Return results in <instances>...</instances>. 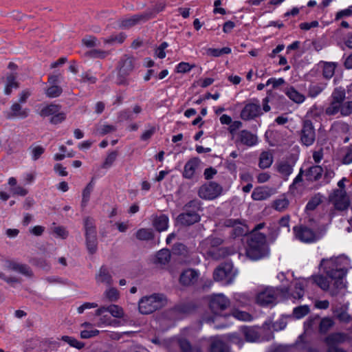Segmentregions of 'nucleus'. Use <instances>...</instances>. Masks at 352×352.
I'll return each instance as SVG.
<instances>
[{"label":"nucleus","mask_w":352,"mask_h":352,"mask_svg":"<svg viewBox=\"0 0 352 352\" xmlns=\"http://www.w3.org/2000/svg\"><path fill=\"white\" fill-rule=\"evenodd\" d=\"M320 267L331 281L322 275L312 276L310 279L322 289H329L332 296L336 295L345 287L343 278L351 268L350 260L344 256L322 259Z\"/></svg>","instance_id":"obj_1"},{"label":"nucleus","mask_w":352,"mask_h":352,"mask_svg":"<svg viewBox=\"0 0 352 352\" xmlns=\"http://www.w3.org/2000/svg\"><path fill=\"white\" fill-rule=\"evenodd\" d=\"M222 243L223 240L221 238L211 236L201 243L200 249L208 257L217 260L236 252V249L233 248L219 247Z\"/></svg>","instance_id":"obj_2"},{"label":"nucleus","mask_w":352,"mask_h":352,"mask_svg":"<svg viewBox=\"0 0 352 352\" xmlns=\"http://www.w3.org/2000/svg\"><path fill=\"white\" fill-rule=\"evenodd\" d=\"M268 252L265 236L254 230L248 242L247 256L252 260H257L267 255Z\"/></svg>","instance_id":"obj_3"},{"label":"nucleus","mask_w":352,"mask_h":352,"mask_svg":"<svg viewBox=\"0 0 352 352\" xmlns=\"http://www.w3.org/2000/svg\"><path fill=\"white\" fill-rule=\"evenodd\" d=\"M167 304L166 296L162 294H153L142 297L138 301V310L142 314H150Z\"/></svg>","instance_id":"obj_4"},{"label":"nucleus","mask_w":352,"mask_h":352,"mask_svg":"<svg viewBox=\"0 0 352 352\" xmlns=\"http://www.w3.org/2000/svg\"><path fill=\"white\" fill-rule=\"evenodd\" d=\"M236 270L232 264L225 263L217 267L213 273L214 280L221 282L223 285H230L233 283L236 276Z\"/></svg>","instance_id":"obj_5"},{"label":"nucleus","mask_w":352,"mask_h":352,"mask_svg":"<svg viewBox=\"0 0 352 352\" xmlns=\"http://www.w3.org/2000/svg\"><path fill=\"white\" fill-rule=\"evenodd\" d=\"M332 100L325 109L328 116H334L340 113V105L346 98V93L344 89L336 88L331 95Z\"/></svg>","instance_id":"obj_6"},{"label":"nucleus","mask_w":352,"mask_h":352,"mask_svg":"<svg viewBox=\"0 0 352 352\" xmlns=\"http://www.w3.org/2000/svg\"><path fill=\"white\" fill-rule=\"evenodd\" d=\"M329 201L338 210H345L350 205L349 198L343 189H338L333 191L329 195Z\"/></svg>","instance_id":"obj_7"},{"label":"nucleus","mask_w":352,"mask_h":352,"mask_svg":"<svg viewBox=\"0 0 352 352\" xmlns=\"http://www.w3.org/2000/svg\"><path fill=\"white\" fill-rule=\"evenodd\" d=\"M278 292L281 294L280 288L266 287L257 294L256 301L261 306L273 305L276 300Z\"/></svg>","instance_id":"obj_8"},{"label":"nucleus","mask_w":352,"mask_h":352,"mask_svg":"<svg viewBox=\"0 0 352 352\" xmlns=\"http://www.w3.org/2000/svg\"><path fill=\"white\" fill-rule=\"evenodd\" d=\"M85 229L87 248L90 254H94L97 250L98 241L96 229L91 220H85Z\"/></svg>","instance_id":"obj_9"},{"label":"nucleus","mask_w":352,"mask_h":352,"mask_svg":"<svg viewBox=\"0 0 352 352\" xmlns=\"http://www.w3.org/2000/svg\"><path fill=\"white\" fill-rule=\"evenodd\" d=\"M198 193L201 199L212 200L222 193V187L215 182H209L202 185L199 188Z\"/></svg>","instance_id":"obj_10"},{"label":"nucleus","mask_w":352,"mask_h":352,"mask_svg":"<svg viewBox=\"0 0 352 352\" xmlns=\"http://www.w3.org/2000/svg\"><path fill=\"white\" fill-rule=\"evenodd\" d=\"M134 63L131 58H126L120 64L116 83L118 85H126V77L133 70Z\"/></svg>","instance_id":"obj_11"},{"label":"nucleus","mask_w":352,"mask_h":352,"mask_svg":"<svg viewBox=\"0 0 352 352\" xmlns=\"http://www.w3.org/2000/svg\"><path fill=\"white\" fill-rule=\"evenodd\" d=\"M294 231L296 237L305 243H312L319 238L315 231L306 226L295 227Z\"/></svg>","instance_id":"obj_12"},{"label":"nucleus","mask_w":352,"mask_h":352,"mask_svg":"<svg viewBox=\"0 0 352 352\" xmlns=\"http://www.w3.org/2000/svg\"><path fill=\"white\" fill-rule=\"evenodd\" d=\"M209 305L211 310L218 314L229 307L230 300L222 294H214L210 297Z\"/></svg>","instance_id":"obj_13"},{"label":"nucleus","mask_w":352,"mask_h":352,"mask_svg":"<svg viewBox=\"0 0 352 352\" xmlns=\"http://www.w3.org/2000/svg\"><path fill=\"white\" fill-rule=\"evenodd\" d=\"M304 280L299 279L294 282V289L289 294V289L287 285H283L280 287V291L284 297L290 295L294 299H300L304 295Z\"/></svg>","instance_id":"obj_14"},{"label":"nucleus","mask_w":352,"mask_h":352,"mask_svg":"<svg viewBox=\"0 0 352 352\" xmlns=\"http://www.w3.org/2000/svg\"><path fill=\"white\" fill-rule=\"evenodd\" d=\"M301 141L303 144L310 146L313 144L315 141V131L314 126L309 120L304 122L303 126L301 131Z\"/></svg>","instance_id":"obj_15"},{"label":"nucleus","mask_w":352,"mask_h":352,"mask_svg":"<svg viewBox=\"0 0 352 352\" xmlns=\"http://www.w3.org/2000/svg\"><path fill=\"white\" fill-rule=\"evenodd\" d=\"M30 110L22 107L19 103H14L10 109L5 112L8 119H24L29 115Z\"/></svg>","instance_id":"obj_16"},{"label":"nucleus","mask_w":352,"mask_h":352,"mask_svg":"<svg viewBox=\"0 0 352 352\" xmlns=\"http://www.w3.org/2000/svg\"><path fill=\"white\" fill-rule=\"evenodd\" d=\"M262 113L259 104L248 103L241 112V118L244 120H253Z\"/></svg>","instance_id":"obj_17"},{"label":"nucleus","mask_w":352,"mask_h":352,"mask_svg":"<svg viewBox=\"0 0 352 352\" xmlns=\"http://www.w3.org/2000/svg\"><path fill=\"white\" fill-rule=\"evenodd\" d=\"M201 160L198 157H193L189 160L184 167L183 177L186 179H192L197 171L199 169Z\"/></svg>","instance_id":"obj_18"},{"label":"nucleus","mask_w":352,"mask_h":352,"mask_svg":"<svg viewBox=\"0 0 352 352\" xmlns=\"http://www.w3.org/2000/svg\"><path fill=\"white\" fill-rule=\"evenodd\" d=\"M199 276L198 271L194 269H187L182 272L179 277V282L185 286H190L197 283Z\"/></svg>","instance_id":"obj_19"},{"label":"nucleus","mask_w":352,"mask_h":352,"mask_svg":"<svg viewBox=\"0 0 352 352\" xmlns=\"http://www.w3.org/2000/svg\"><path fill=\"white\" fill-rule=\"evenodd\" d=\"M276 193V189L267 186L256 188L252 193V198L256 201L265 200Z\"/></svg>","instance_id":"obj_20"},{"label":"nucleus","mask_w":352,"mask_h":352,"mask_svg":"<svg viewBox=\"0 0 352 352\" xmlns=\"http://www.w3.org/2000/svg\"><path fill=\"white\" fill-rule=\"evenodd\" d=\"M97 285H111L113 283V278L109 270L105 267H101L95 275Z\"/></svg>","instance_id":"obj_21"},{"label":"nucleus","mask_w":352,"mask_h":352,"mask_svg":"<svg viewBox=\"0 0 352 352\" xmlns=\"http://www.w3.org/2000/svg\"><path fill=\"white\" fill-rule=\"evenodd\" d=\"M226 225L232 228V232L235 236L244 235L248 232L247 226L239 220L228 219L226 221Z\"/></svg>","instance_id":"obj_22"},{"label":"nucleus","mask_w":352,"mask_h":352,"mask_svg":"<svg viewBox=\"0 0 352 352\" xmlns=\"http://www.w3.org/2000/svg\"><path fill=\"white\" fill-rule=\"evenodd\" d=\"M106 311L109 312L113 317L118 318H122L124 315L123 309L117 305L101 307L96 311V315L102 316Z\"/></svg>","instance_id":"obj_23"},{"label":"nucleus","mask_w":352,"mask_h":352,"mask_svg":"<svg viewBox=\"0 0 352 352\" xmlns=\"http://www.w3.org/2000/svg\"><path fill=\"white\" fill-rule=\"evenodd\" d=\"M199 219V215L194 212H184L177 217V223L184 226H190L198 222Z\"/></svg>","instance_id":"obj_24"},{"label":"nucleus","mask_w":352,"mask_h":352,"mask_svg":"<svg viewBox=\"0 0 352 352\" xmlns=\"http://www.w3.org/2000/svg\"><path fill=\"white\" fill-rule=\"evenodd\" d=\"M239 141L248 146H253L258 142V138L251 132L243 130L239 133Z\"/></svg>","instance_id":"obj_25"},{"label":"nucleus","mask_w":352,"mask_h":352,"mask_svg":"<svg viewBox=\"0 0 352 352\" xmlns=\"http://www.w3.org/2000/svg\"><path fill=\"white\" fill-rule=\"evenodd\" d=\"M171 254L168 249H162L160 250L153 258V263L161 266L165 265L169 263Z\"/></svg>","instance_id":"obj_26"},{"label":"nucleus","mask_w":352,"mask_h":352,"mask_svg":"<svg viewBox=\"0 0 352 352\" xmlns=\"http://www.w3.org/2000/svg\"><path fill=\"white\" fill-rule=\"evenodd\" d=\"M153 225L159 232L166 230L168 228V218L165 214L155 216L153 217Z\"/></svg>","instance_id":"obj_27"},{"label":"nucleus","mask_w":352,"mask_h":352,"mask_svg":"<svg viewBox=\"0 0 352 352\" xmlns=\"http://www.w3.org/2000/svg\"><path fill=\"white\" fill-rule=\"evenodd\" d=\"M286 96L294 102L296 104H301L305 100V96L298 91H297L294 87H289L285 89V91Z\"/></svg>","instance_id":"obj_28"},{"label":"nucleus","mask_w":352,"mask_h":352,"mask_svg":"<svg viewBox=\"0 0 352 352\" xmlns=\"http://www.w3.org/2000/svg\"><path fill=\"white\" fill-rule=\"evenodd\" d=\"M346 340V336L341 333H335L328 336L325 342L329 346V349L336 348L335 345L342 343Z\"/></svg>","instance_id":"obj_29"},{"label":"nucleus","mask_w":352,"mask_h":352,"mask_svg":"<svg viewBox=\"0 0 352 352\" xmlns=\"http://www.w3.org/2000/svg\"><path fill=\"white\" fill-rule=\"evenodd\" d=\"M82 327L85 328L80 332V337L83 339H88L96 336L99 333V331L94 329L91 324L85 322L82 324Z\"/></svg>","instance_id":"obj_30"},{"label":"nucleus","mask_w":352,"mask_h":352,"mask_svg":"<svg viewBox=\"0 0 352 352\" xmlns=\"http://www.w3.org/2000/svg\"><path fill=\"white\" fill-rule=\"evenodd\" d=\"M273 162V155L269 151L262 152L259 158V167L261 168H269Z\"/></svg>","instance_id":"obj_31"},{"label":"nucleus","mask_w":352,"mask_h":352,"mask_svg":"<svg viewBox=\"0 0 352 352\" xmlns=\"http://www.w3.org/2000/svg\"><path fill=\"white\" fill-rule=\"evenodd\" d=\"M19 84L16 80V76L13 74H9L6 77V85L4 87V93L6 95H10L12 89H17Z\"/></svg>","instance_id":"obj_32"},{"label":"nucleus","mask_w":352,"mask_h":352,"mask_svg":"<svg viewBox=\"0 0 352 352\" xmlns=\"http://www.w3.org/2000/svg\"><path fill=\"white\" fill-rule=\"evenodd\" d=\"M146 20V16L143 14L135 15L122 21L121 25L123 28H128L135 25L142 21Z\"/></svg>","instance_id":"obj_33"},{"label":"nucleus","mask_w":352,"mask_h":352,"mask_svg":"<svg viewBox=\"0 0 352 352\" xmlns=\"http://www.w3.org/2000/svg\"><path fill=\"white\" fill-rule=\"evenodd\" d=\"M104 297L109 302H116L120 298L119 291L113 287H109L103 294Z\"/></svg>","instance_id":"obj_34"},{"label":"nucleus","mask_w":352,"mask_h":352,"mask_svg":"<svg viewBox=\"0 0 352 352\" xmlns=\"http://www.w3.org/2000/svg\"><path fill=\"white\" fill-rule=\"evenodd\" d=\"M336 68L335 63H324L322 67L323 76L327 79H330L334 75Z\"/></svg>","instance_id":"obj_35"},{"label":"nucleus","mask_w":352,"mask_h":352,"mask_svg":"<svg viewBox=\"0 0 352 352\" xmlns=\"http://www.w3.org/2000/svg\"><path fill=\"white\" fill-rule=\"evenodd\" d=\"M60 107L56 104H50L45 107H43L39 114L41 116L47 117V116H53L55 113L59 111Z\"/></svg>","instance_id":"obj_36"},{"label":"nucleus","mask_w":352,"mask_h":352,"mask_svg":"<svg viewBox=\"0 0 352 352\" xmlns=\"http://www.w3.org/2000/svg\"><path fill=\"white\" fill-rule=\"evenodd\" d=\"M326 87L324 83H314L311 84L309 88V96L315 98L319 95Z\"/></svg>","instance_id":"obj_37"},{"label":"nucleus","mask_w":352,"mask_h":352,"mask_svg":"<svg viewBox=\"0 0 352 352\" xmlns=\"http://www.w3.org/2000/svg\"><path fill=\"white\" fill-rule=\"evenodd\" d=\"M135 235L140 240H150L154 236L153 230L149 228H141L137 231Z\"/></svg>","instance_id":"obj_38"},{"label":"nucleus","mask_w":352,"mask_h":352,"mask_svg":"<svg viewBox=\"0 0 352 352\" xmlns=\"http://www.w3.org/2000/svg\"><path fill=\"white\" fill-rule=\"evenodd\" d=\"M11 267L13 270L25 276L30 277L32 275L31 270L27 265L19 263H13Z\"/></svg>","instance_id":"obj_39"},{"label":"nucleus","mask_w":352,"mask_h":352,"mask_svg":"<svg viewBox=\"0 0 352 352\" xmlns=\"http://www.w3.org/2000/svg\"><path fill=\"white\" fill-rule=\"evenodd\" d=\"M29 151L32 160L36 161L43 154L45 148L40 145H32L30 147Z\"/></svg>","instance_id":"obj_40"},{"label":"nucleus","mask_w":352,"mask_h":352,"mask_svg":"<svg viewBox=\"0 0 352 352\" xmlns=\"http://www.w3.org/2000/svg\"><path fill=\"white\" fill-rule=\"evenodd\" d=\"M125 38L126 35L123 33H120L116 35H112L108 38L104 39V43L107 45L120 44Z\"/></svg>","instance_id":"obj_41"},{"label":"nucleus","mask_w":352,"mask_h":352,"mask_svg":"<svg viewBox=\"0 0 352 352\" xmlns=\"http://www.w3.org/2000/svg\"><path fill=\"white\" fill-rule=\"evenodd\" d=\"M292 170V166L287 162H281L277 165V170L285 177L289 175Z\"/></svg>","instance_id":"obj_42"},{"label":"nucleus","mask_w":352,"mask_h":352,"mask_svg":"<svg viewBox=\"0 0 352 352\" xmlns=\"http://www.w3.org/2000/svg\"><path fill=\"white\" fill-rule=\"evenodd\" d=\"M322 168L319 166H314L311 167L307 172V177L309 179L316 180L322 175Z\"/></svg>","instance_id":"obj_43"},{"label":"nucleus","mask_w":352,"mask_h":352,"mask_svg":"<svg viewBox=\"0 0 352 352\" xmlns=\"http://www.w3.org/2000/svg\"><path fill=\"white\" fill-rule=\"evenodd\" d=\"M63 342L69 344L71 346L80 349L84 346V344L78 341L76 338L68 336H63L60 338Z\"/></svg>","instance_id":"obj_44"},{"label":"nucleus","mask_w":352,"mask_h":352,"mask_svg":"<svg viewBox=\"0 0 352 352\" xmlns=\"http://www.w3.org/2000/svg\"><path fill=\"white\" fill-rule=\"evenodd\" d=\"M309 312V307L307 305H302L294 308L293 315L296 318L300 319L305 316Z\"/></svg>","instance_id":"obj_45"},{"label":"nucleus","mask_w":352,"mask_h":352,"mask_svg":"<svg viewBox=\"0 0 352 352\" xmlns=\"http://www.w3.org/2000/svg\"><path fill=\"white\" fill-rule=\"evenodd\" d=\"M117 156H118V153L116 151H113V152H111L110 153H109L107 155V157L105 158V160L102 165V167L105 169L109 168L113 165L114 162L116 161Z\"/></svg>","instance_id":"obj_46"},{"label":"nucleus","mask_w":352,"mask_h":352,"mask_svg":"<svg viewBox=\"0 0 352 352\" xmlns=\"http://www.w3.org/2000/svg\"><path fill=\"white\" fill-rule=\"evenodd\" d=\"M82 44L87 47H94L98 46L100 42L97 40V38L94 36H86L82 40Z\"/></svg>","instance_id":"obj_47"},{"label":"nucleus","mask_w":352,"mask_h":352,"mask_svg":"<svg viewBox=\"0 0 352 352\" xmlns=\"http://www.w3.org/2000/svg\"><path fill=\"white\" fill-rule=\"evenodd\" d=\"M93 190V184L89 183L87 185V186L84 188L82 191V206H85L90 198L91 192Z\"/></svg>","instance_id":"obj_48"},{"label":"nucleus","mask_w":352,"mask_h":352,"mask_svg":"<svg viewBox=\"0 0 352 352\" xmlns=\"http://www.w3.org/2000/svg\"><path fill=\"white\" fill-rule=\"evenodd\" d=\"M352 113V101H344L340 105V116H348Z\"/></svg>","instance_id":"obj_49"},{"label":"nucleus","mask_w":352,"mask_h":352,"mask_svg":"<svg viewBox=\"0 0 352 352\" xmlns=\"http://www.w3.org/2000/svg\"><path fill=\"white\" fill-rule=\"evenodd\" d=\"M46 94L50 98H56L62 93V89L57 85H52L46 90Z\"/></svg>","instance_id":"obj_50"},{"label":"nucleus","mask_w":352,"mask_h":352,"mask_svg":"<svg viewBox=\"0 0 352 352\" xmlns=\"http://www.w3.org/2000/svg\"><path fill=\"white\" fill-rule=\"evenodd\" d=\"M244 333L246 340L249 342H255L258 339V334L254 329H246Z\"/></svg>","instance_id":"obj_51"},{"label":"nucleus","mask_w":352,"mask_h":352,"mask_svg":"<svg viewBox=\"0 0 352 352\" xmlns=\"http://www.w3.org/2000/svg\"><path fill=\"white\" fill-rule=\"evenodd\" d=\"M289 201L286 198H281L274 202V207L278 211H283L287 208Z\"/></svg>","instance_id":"obj_52"},{"label":"nucleus","mask_w":352,"mask_h":352,"mask_svg":"<svg viewBox=\"0 0 352 352\" xmlns=\"http://www.w3.org/2000/svg\"><path fill=\"white\" fill-rule=\"evenodd\" d=\"M194 67V65H190L186 62H182L177 65L175 71L177 73H186L190 72Z\"/></svg>","instance_id":"obj_53"},{"label":"nucleus","mask_w":352,"mask_h":352,"mask_svg":"<svg viewBox=\"0 0 352 352\" xmlns=\"http://www.w3.org/2000/svg\"><path fill=\"white\" fill-rule=\"evenodd\" d=\"M333 325V321L329 318H323L320 324V330L322 332L327 331Z\"/></svg>","instance_id":"obj_54"},{"label":"nucleus","mask_w":352,"mask_h":352,"mask_svg":"<svg viewBox=\"0 0 352 352\" xmlns=\"http://www.w3.org/2000/svg\"><path fill=\"white\" fill-rule=\"evenodd\" d=\"M108 53L100 50H93L87 53V55L94 58H104Z\"/></svg>","instance_id":"obj_55"},{"label":"nucleus","mask_w":352,"mask_h":352,"mask_svg":"<svg viewBox=\"0 0 352 352\" xmlns=\"http://www.w3.org/2000/svg\"><path fill=\"white\" fill-rule=\"evenodd\" d=\"M233 316L239 320L243 321H249L252 319L251 316L245 311H235L233 312Z\"/></svg>","instance_id":"obj_56"},{"label":"nucleus","mask_w":352,"mask_h":352,"mask_svg":"<svg viewBox=\"0 0 352 352\" xmlns=\"http://www.w3.org/2000/svg\"><path fill=\"white\" fill-rule=\"evenodd\" d=\"M173 252L178 255H184V256L188 255V250H187L186 247L182 243L176 244L174 246Z\"/></svg>","instance_id":"obj_57"},{"label":"nucleus","mask_w":352,"mask_h":352,"mask_svg":"<svg viewBox=\"0 0 352 352\" xmlns=\"http://www.w3.org/2000/svg\"><path fill=\"white\" fill-rule=\"evenodd\" d=\"M211 352H223V344L219 340L215 338L211 346Z\"/></svg>","instance_id":"obj_58"},{"label":"nucleus","mask_w":352,"mask_h":352,"mask_svg":"<svg viewBox=\"0 0 352 352\" xmlns=\"http://www.w3.org/2000/svg\"><path fill=\"white\" fill-rule=\"evenodd\" d=\"M351 16H352V6H350L337 12L336 15V19L339 20L343 17H349Z\"/></svg>","instance_id":"obj_59"},{"label":"nucleus","mask_w":352,"mask_h":352,"mask_svg":"<svg viewBox=\"0 0 352 352\" xmlns=\"http://www.w3.org/2000/svg\"><path fill=\"white\" fill-rule=\"evenodd\" d=\"M320 202L321 198L319 196H316L308 202L307 204V208L309 210H314L320 204Z\"/></svg>","instance_id":"obj_60"},{"label":"nucleus","mask_w":352,"mask_h":352,"mask_svg":"<svg viewBox=\"0 0 352 352\" xmlns=\"http://www.w3.org/2000/svg\"><path fill=\"white\" fill-rule=\"evenodd\" d=\"M334 313L336 317L342 322H348L350 320V316L344 311L336 310Z\"/></svg>","instance_id":"obj_61"},{"label":"nucleus","mask_w":352,"mask_h":352,"mask_svg":"<svg viewBox=\"0 0 352 352\" xmlns=\"http://www.w3.org/2000/svg\"><path fill=\"white\" fill-rule=\"evenodd\" d=\"M65 119V114L63 112L59 113V111L55 113L51 118V122L53 124H58L62 122Z\"/></svg>","instance_id":"obj_62"},{"label":"nucleus","mask_w":352,"mask_h":352,"mask_svg":"<svg viewBox=\"0 0 352 352\" xmlns=\"http://www.w3.org/2000/svg\"><path fill=\"white\" fill-rule=\"evenodd\" d=\"M98 307V305L94 302H85L82 305L79 306L77 308V311L78 314H82L85 309L96 308Z\"/></svg>","instance_id":"obj_63"},{"label":"nucleus","mask_w":352,"mask_h":352,"mask_svg":"<svg viewBox=\"0 0 352 352\" xmlns=\"http://www.w3.org/2000/svg\"><path fill=\"white\" fill-rule=\"evenodd\" d=\"M342 162L345 164H349L352 162V148H349L346 151Z\"/></svg>","instance_id":"obj_64"}]
</instances>
